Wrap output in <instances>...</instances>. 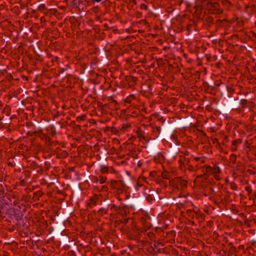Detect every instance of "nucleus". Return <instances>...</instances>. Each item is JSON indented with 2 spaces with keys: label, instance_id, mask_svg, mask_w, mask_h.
Here are the masks:
<instances>
[{
  "label": "nucleus",
  "instance_id": "1",
  "mask_svg": "<svg viewBox=\"0 0 256 256\" xmlns=\"http://www.w3.org/2000/svg\"><path fill=\"white\" fill-rule=\"evenodd\" d=\"M106 180V178H104V177L100 178L99 180H98L100 184H103V183L105 182Z\"/></svg>",
  "mask_w": 256,
  "mask_h": 256
},
{
  "label": "nucleus",
  "instance_id": "4",
  "mask_svg": "<svg viewBox=\"0 0 256 256\" xmlns=\"http://www.w3.org/2000/svg\"><path fill=\"white\" fill-rule=\"evenodd\" d=\"M85 116V115L84 114H81V116H80V118H81V121L84 120V117Z\"/></svg>",
  "mask_w": 256,
  "mask_h": 256
},
{
  "label": "nucleus",
  "instance_id": "8",
  "mask_svg": "<svg viewBox=\"0 0 256 256\" xmlns=\"http://www.w3.org/2000/svg\"><path fill=\"white\" fill-rule=\"evenodd\" d=\"M211 190H212V192H214V190L213 189H212V188L211 189Z\"/></svg>",
  "mask_w": 256,
  "mask_h": 256
},
{
  "label": "nucleus",
  "instance_id": "3",
  "mask_svg": "<svg viewBox=\"0 0 256 256\" xmlns=\"http://www.w3.org/2000/svg\"><path fill=\"white\" fill-rule=\"evenodd\" d=\"M102 189L104 190V191H106V190H108L107 187H106V186H102Z\"/></svg>",
  "mask_w": 256,
  "mask_h": 256
},
{
  "label": "nucleus",
  "instance_id": "5",
  "mask_svg": "<svg viewBox=\"0 0 256 256\" xmlns=\"http://www.w3.org/2000/svg\"><path fill=\"white\" fill-rule=\"evenodd\" d=\"M102 0H94L95 2H100Z\"/></svg>",
  "mask_w": 256,
  "mask_h": 256
},
{
  "label": "nucleus",
  "instance_id": "2",
  "mask_svg": "<svg viewBox=\"0 0 256 256\" xmlns=\"http://www.w3.org/2000/svg\"><path fill=\"white\" fill-rule=\"evenodd\" d=\"M206 2H207L208 4H212V0H204Z\"/></svg>",
  "mask_w": 256,
  "mask_h": 256
},
{
  "label": "nucleus",
  "instance_id": "7",
  "mask_svg": "<svg viewBox=\"0 0 256 256\" xmlns=\"http://www.w3.org/2000/svg\"><path fill=\"white\" fill-rule=\"evenodd\" d=\"M81 191L82 190V186L81 185V188H80Z\"/></svg>",
  "mask_w": 256,
  "mask_h": 256
},
{
  "label": "nucleus",
  "instance_id": "11",
  "mask_svg": "<svg viewBox=\"0 0 256 256\" xmlns=\"http://www.w3.org/2000/svg\"><path fill=\"white\" fill-rule=\"evenodd\" d=\"M82 2V0H81V3Z\"/></svg>",
  "mask_w": 256,
  "mask_h": 256
},
{
  "label": "nucleus",
  "instance_id": "10",
  "mask_svg": "<svg viewBox=\"0 0 256 256\" xmlns=\"http://www.w3.org/2000/svg\"><path fill=\"white\" fill-rule=\"evenodd\" d=\"M80 146H81V147L82 146V144L80 145ZM82 148H81V150H82Z\"/></svg>",
  "mask_w": 256,
  "mask_h": 256
},
{
  "label": "nucleus",
  "instance_id": "6",
  "mask_svg": "<svg viewBox=\"0 0 256 256\" xmlns=\"http://www.w3.org/2000/svg\"><path fill=\"white\" fill-rule=\"evenodd\" d=\"M82 134H81V138H80V140H81V142H82Z\"/></svg>",
  "mask_w": 256,
  "mask_h": 256
},
{
  "label": "nucleus",
  "instance_id": "9",
  "mask_svg": "<svg viewBox=\"0 0 256 256\" xmlns=\"http://www.w3.org/2000/svg\"><path fill=\"white\" fill-rule=\"evenodd\" d=\"M80 90H81V91H82V90H83V88H81Z\"/></svg>",
  "mask_w": 256,
  "mask_h": 256
}]
</instances>
